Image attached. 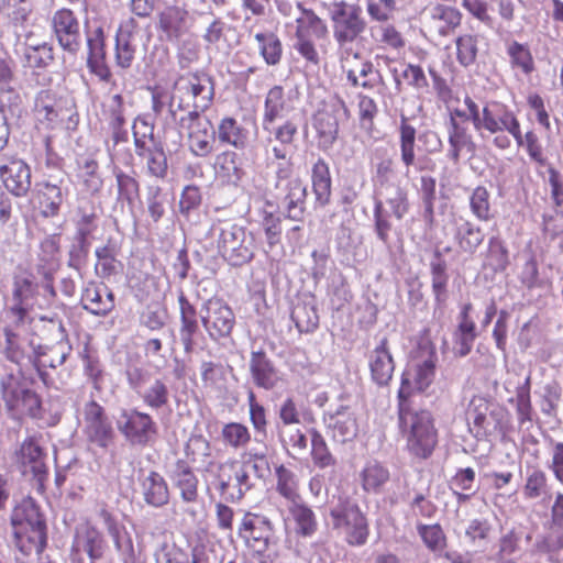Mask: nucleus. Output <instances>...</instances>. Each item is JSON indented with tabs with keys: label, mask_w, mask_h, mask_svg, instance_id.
Wrapping results in <instances>:
<instances>
[{
	"label": "nucleus",
	"mask_w": 563,
	"mask_h": 563,
	"mask_svg": "<svg viewBox=\"0 0 563 563\" xmlns=\"http://www.w3.org/2000/svg\"><path fill=\"white\" fill-rule=\"evenodd\" d=\"M437 363L435 349L422 347L417 360L404 371L397 393L398 423L406 438V448L413 457L420 460L432 455L438 443V431L431 412L418 409L413 398L432 384Z\"/></svg>",
	"instance_id": "nucleus-1"
},
{
	"label": "nucleus",
	"mask_w": 563,
	"mask_h": 563,
	"mask_svg": "<svg viewBox=\"0 0 563 563\" xmlns=\"http://www.w3.org/2000/svg\"><path fill=\"white\" fill-rule=\"evenodd\" d=\"M213 97V80L206 74L180 76L174 84L168 111L186 132L188 148L196 157H207L214 150L216 130L203 115Z\"/></svg>",
	"instance_id": "nucleus-2"
},
{
	"label": "nucleus",
	"mask_w": 563,
	"mask_h": 563,
	"mask_svg": "<svg viewBox=\"0 0 563 563\" xmlns=\"http://www.w3.org/2000/svg\"><path fill=\"white\" fill-rule=\"evenodd\" d=\"M217 241L220 255L232 266H242L254 256V238L244 227L229 220H218L209 230Z\"/></svg>",
	"instance_id": "nucleus-3"
},
{
	"label": "nucleus",
	"mask_w": 563,
	"mask_h": 563,
	"mask_svg": "<svg viewBox=\"0 0 563 563\" xmlns=\"http://www.w3.org/2000/svg\"><path fill=\"white\" fill-rule=\"evenodd\" d=\"M329 18L333 40L340 49L347 51L354 43L363 40L367 21L360 5L343 0L334 1L329 7Z\"/></svg>",
	"instance_id": "nucleus-4"
},
{
	"label": "nucleus",
	"mask_w": 563,
	"mask_h": 563,
	"mask_svg": "<svg viewBox=\"0 0 563 563\" xmlns=\"http://www.w3.org/2000/svg\"><path fill=\"white\" fill-rule=\"evenodd\" d=\"M32 382L21 369L5 373L0 378V393L7 410L13 417L37 416L41 400L31 388Z\"/></svg>",
	"instance_id": "nucleus-5"
},
{
	"label": "nucleus",
	"mask_w": 563,
	"mask_h": 563,
	"mask_svg": "<svg viewBox=\"0 0 563 563\" xmlns=\"http://www.w3.org/2000/svg\"><path fill=\"white\" fill-rule=\"evenodd\" d=\"M467 419L472 421L471 431L477 439L504 434L507 426V411L497 405L489 404L484 398L471 401Z\"/></svg>",
	"instance_id": "nucleus-6"
},
{
	"label": "nucleus",
	"mask_w": 563,
	"mask_h": 563,
	"mask_svg": "<svg viewBox=\"0 0 563 563\" xmlns=\"http://www.w3.org/2000/svg\"><path fill=\"white\" fill-rule=\"evenodd\" d=\"M200 320L209 338L216 342L228 338L235 324V316L231 307L216 297L202 303Z\"/></svg>",
	"instance_id": "nucleus-7"
},
{
	"label": "nucleus",
	"mask_w": 563,
	"mask_h": 563,
	"mask_svg": "<svg viewBox=\"0 0 563 563\" xmlns=\"http://www.w3.org/2000/svg\"><path fill=\"white\" fill-rule=\"evenodd\" d=\"M119 431L136 445H146L157 434V424L153 418L136 408L124 409L117 421Z\"/></svg>",
	"instance_id": "nucleus-8"
},
{
	"label": "nucleus",
	"mask_w": 563,
	"mask_h": 563,
	"mask_svg": "<svg viewBox=\"0 0 563 563\" xmlns=\"http://www.w3.org/2000/svg\"><path fill=\"white\" fill-rule=\"evenodd\" d=\"M327 433L334 442L346 443L352 441L358 432L355 412L344 404L331 405L323 413Z\"/></svg>",
	"instance_id": "nucleus-9"
},
{
	"label": "nucleus",
	"mask_w": 563,
	"mask_h": 563,
	"mask_svg": "<svg viewBox=\"0 0 563 563\" xmlns=\"http://www.w3.org/2000/svg\"><path fill=\"white\" fill-rule=\"evenodd\" d=\"M82 415L88 440L100 448H108L113 439V429L104 409L96 400H90L85 405Z\"/></svg>",
	"instance_id": "nucleus-10"
},
{
	"label": "nucleus",
	"mask_w": 563,
	"mask_h": 563,
	"mask_svg": "<svg viewBox=\"0 0 563 563\" xmlns=\"http://www.w3.org/2000/svg\"><path fill=\"white\" fill-rule=\"evenodd\" d=\"M54 35L60 47L76 54L81 47L80 24L73 10L63 8L57 10L52 18Z\"/></svg>",
	"instance_id": "nucleus-11"
},
{
	"label": "nucleus",
	"mask_w": 563,
	"mask_h": 563,
	"mask_svg": "<svg viewBox=\"0 0 563 563\" xmlns=\"http://www.w3.org/2000/svg\"><path fill=\"white\" fill-rule=\"evenodd\" d=\"M86 41L88 47V69L101 81L110 82L112 79V73L106 62L107 52L103 29L101 26H97L91 30L86 24Z\"/></svg>",
	"instance_id": "nucleus-12"
},
{
	"label": "nucleus",
	"mask_w": 563,
	"mask_h": 563,
	"mask_svg": "<svg viewBox=\"0 0 563 563\" xmlns=\"http://www.w3.org/2000/svg\"><path fill=\"white\" fill-rule=\"evenodd\" d=\"M71 352V346L67 341H59L53 345H38L34 349L33 366L38 377L45 386H51V379L46 368H57L62 366Z\"/></svg>",
	"instance_id": "nucleus-13"
},
{
	"label": "nucleus",
	"mask_w": 563,
	"mask_h": 563,
	"mask_svg": "<svg viewBox=\"0 0 563 563\" xmlns=\"http://www.w3.org/2000/svg\"><path fill=\"white\" fill-rule=\"evenodd\" d=\"M41 214L44 218L58 216L64 200L69 195V181L66 178L47 179L36 184Z\"/></svg>",
	"instance_id": "nucleus-14"
},
{
	"label": "nucleus",
	"mask_w": 563,
	"mask_h": 563,
	"mask_svg": "<svg viewBox=\"0 0 563 563\" xmlns=\"http://www.w3.org/2000/svg\"><path fill=\"white\" fill-rule=\"evenodd\" d=\"M275 197L283 207L285 216L301 221L306 211L307 186L301 179L289 180L275 188Z\"/></svg>",
	"instance_id": "nucleus-15"
},
{
	"label": "nucleus",
	"mask_w": 563,
	"mask_h": 563,
	"mask_svg": "<svg viewBox=\"0 0 563 563\" xmlns=\"http://www.w3.org/2000/svg\"><path fill=\"white\" fill-rule=\"evenodd\" d=\"M372 382L378 387L388 386L395 371L389 342L384 336L367 355Z\"/></svg>",
	"instance_id": "nucleus-16"
},
{
	"label": "nucleus",
	"mask_w": 563,
	"mask_h": 563,
	"mask_svg": "<svg viewBox=\"0 0 563 563\" xmlns=\"http://www.w3.org/2000/svg\"><path fill=\"white\" fill-rule=\"evenodd\" d=\"M80 302L89 313L106 317L114 309L115 297L106 284L90 282L82 289Z\"/></svg>",
	"instance_id": "nucleus-17"
},
{
	"label": "nucleus",
	"mask_w": 563,
	"mask_h": 563,
	"mask_svg": "<svg viewBox=\"0 0 563 563\" xmlns=\"http://www.w3.org/2000/svg\"><path fill=\"white\" fill-rule=\"evenodd\" d=\"M0 177L5 189L15 197H25L31 188V168L22 159L13 158L0 166Z\"/></svg>",
	"instance_id": "nucleus-18"
},
{
	"label": "nucleus",
	"mask_w": 563,
	"mask_h": 563,
	"mask_svg": "<svg viewBox=\"0 0 563 563\" xmlns=\"http://www.w3.org/2000/svg\"><path fill=\"white\" fill-rule=\"evenodd\" d=\"M516 120L514 111L507 106L496 101L489 102L482 109V119L476 131L482 135L484 131L497 134L506 131Z\"/></svg>",
	"instance_id": "nucleus-19"
},
{
	"label": "nucleus",
	"mask_w": 563,
	"mask_h": 563,
	"mask_svg": "<svg viewBox=\"0 0 563 563\" xmlns=\"http://www.w3.org/2000/svg\"><path fill=\"white\" fill-rule=\"evenodd\" d=\"M263 130L268 133V143L273 141L277 142L272 146V154L278 161H285L291 154V146L295 137L298 134V126L295 122L287 120L284 123L277 125L271 123V125H262Z\"/></svg>",
	"instance_id": "nucleus-20"
},
{
	"label": "nucleus",
	"mask_w": 563,
	"mask_h": 563,
	"mask_svg": "<svg viewBox=\"0 0 563 563\" xmlns=\"http://www.w3.org/2000/svg\"><path fill=\"white\" fill-rule=\"evenodd\" d=\"M19 456L23 466V473H32L42 486L47 477V466L45 463L46 455L38 442L33 438L24 440L21 444Z\"/></svg>",
	"instance_id": "nucleus-21"
},
{
	"label": "nucleus",
	"mask_w": 563,
	"mask_h": 563,
	"mask_svg": "<svg viewBox=\"0 0 563 563\" xmlns=\"http://www.w3.org/2000/svg\"><path fill=\"white\" fill-rule=\"evenodd\" d=\"M250 372L253 383L266 390L275 388L280 382L277 368L263 351H252Z\"/></svg>",
	"instance_id": "nucleus-22"
},
{
	"label": "nucleus",
	"mask_w": 563,
	"mask_h": 563,
	"mask_svg": "<svg viewBox=\"0 0 563 563\" xmlns=\"http://www.w3.org/2000/svg\"><path fill=\"white\" fill-rule=\"evenodd\" d=\"M448 141L449 150L446 157L454 164H457L461 158V153L466 151L470 154H474L476 144L473 140L468 129L462 125L455 118H450L448 125Z\"/></svg>",
	"instance_id": "nucleus-23"
},
{
	"label": "nucleus",
	"mask_w": 563,
	"mask_h": 563,
	"mask_svg": "<svg viewBox=\"0 0 563 563\" xmlns=\"http://www.w3.org/2000/svg\"><path fill=\"white\" fill-rule=\"evenodd\" d=\"M158 24L166 40L176 42L187 33L189 29L188 11L177 5L167 7L159 13Z\"/></svg>",
	"instance_id": "nucleus-24"
},
{
	"label": "nucleus",
	"mask_w": 563,
	"mask_h": 563,
	"mask_svg": "<svg viewBox=\"0 0 563 563\" xmlns=\"http://www.w3.org/2000/svg\"><path fill=\"white\" fill-rule=\"evenodd\" d=\"M144 501L153 507H162L169 500V490L165 478L155 471L139 478Z\"/></svg>",
	"instance_id": "nucleus-25"
},
{
	"label": "nucleus",
	"mask_w": 563,
	"mask_h": 563,
	"mask_svg": "<svg viewBox=\"0 0 563 563\" xmlns=\"http://www.w3.org/2000/svg\"><path fill=\"white\" fill-rule=\"evenodd\" d=\"M170 478L186 503H194L198 497V478L185 460H178L172 471Z\"/></svg>",
	"instance_id": "nucleus-26"
},
{
	"label": "nucleus",
	"mask_w": 563,
	"mask_h": 563,
	"mask_svg": "<svg viewBox=\"0 0 563 563\" xmlns=\"http://www.w3.org/2000/svg\"><path fill=\"white\" fill-rule=\"evenodd\" d=\"M416 140L417 130L409 123L406 115H400V122L398 125V144L400 151V161L406 168V175L409 174V168L416 166L419 170H422V166L416 164Z\"/></svg>",
	"instance_id": "nucleus-27"
},
{
	"label": "nucleus",
	"mask_w": 563,
	"mask_h": 563,
	"mask_svg": "<svg viewBox=\"0 0 563 563\" xmlns=\"http://www.w3.org/2000/svg\"><path fill=\"white\" fill-rule=\"evenodd\" d=\"M431 287L437 306H443L449 298L448 264L437 251L430 262Z\"/></svg>",
	"instance_id": "nucleus-28"
},
{
	"label": "nucleus",
	"mask_w": 563,
	"mask_h": 563,
	"mask_svg": "<svg viewBox=\"0 0 563 563\" xmlns=\"http://www.w3.org/2000/svg\"><path fill=\"white\" fill-rule=\"evenodd\" d=\"M14 60L8 55H0V102L2 104H14L19 100L16 90Z\"/></svg>",
	"instance_id": "nucleus-29"
},
{
	"label": "nucleus",
	"mask_w": 563,
	"mask_h": 563,
	"mask_svg": "<svg viewBox=\"0 0 563 563\" xmlns=\"http://www.w3.org/2000/svg\"><path fill=\"white\" fill-rule=\"evenodd\" d=\"M11 522L14 527L46 528L44 516L31 497L23 498L21 503L13 508Z\"/></svg>",
	"instance_id": "nucleus-30"
},
{
	"label": "nucleus",
	"mask_w": 563,
	"mask_h": 563,
	"mask_svg": "<svg viewBox=\"0 0 563 563\" xmlns=\"http://www.w3.org/2000/svg\"><path fill=\"white\" fill-rule=\"evenodd\" d=\"M108 124L111 131V137L114 145L120 143H126L129 141L128 130L124 128V104L123 98L120 93H115L111 97L108 106Z\"/></svg>",
	"instance_id": "nucleus-31"
},
{
	"label": "nucleus",
	"mask_w": 563,
	"mask_h": 563,
	"mask_svg": "<svg viewBox=\"0 0 563 563\" xmlns=\"http://www.w3.org/2000/svg\"><path fill=\"white\" fill-rule=\"evenodd\" d=\"M289 112V106L285 98L284 88L274 86L268 90L264 101L262 125H271L278 119H283Z\"/></svg>",
	"instance_id": "nucleus-32"
},
{
	"label": "nucleus",
	"mask_w": 563,
	"mask_h": 563,
	"mask_svg": "<svg viewBox=\"0 0 563 563\" xmlns=\"http://www.w3.org/2000/svg\"><path fill=\"white\" fill-rule=\"evenodd\" d=\"M312 189L316 201L324 207L330 202L331 198V175L329 165L324 159L319 158L312 166L311 170Z\"/></svg>",
	"instance_id": "nucleus-33"
},
{
	"label": "nucleus",
	"mask_w": 563,
	"mask_h": 563,
	"mask_svg": "<svg viewBox=\"0 0 563 563\" xmlns=\"http://www.w3.org/2000/svg\"><path fill=\"white\" fill-rule=\"evenodd\" d=\"M380 195L385 198L391 214L401 220L409 211L410 203L408 198V189L397 180L396 184L380 188Z\"/></svg>",
	"instance_id": "nucleus-34"
},
{
	"label": "nucleus",
	"mask_w": 563,
	"mask_h": 563,
	"mask_svg": "<svg viewBox=\"0 0 563 563\" xmlns=\"http://www.w3.org/2000/svg\"><path fill=\"white\" fill-rule=\"evenodd\" d=\"M133 38V31L128 26H121L117 32L114 58L117 66L122 69L130 68L134 60L136 48Z\"/></svg>",
	"instance_id": "nucleus-35"
},
{
	"label": "nucleus",
	"mask_w": 563,
	"mask_h": 563,
	"mask_svg": "<svg viewBox=\"0 0 563 563\" xmlns=\"http://www.w3.org/2000/svg\"><path fill=\"white\" fill-rule=\"evenodd\" d=\"M234 468L235 462H211L206 470L207 473L212 477L210 481L211 486H213V488L217 489L225 500H229Z\"/></svg>",
	"instance_id": "nucleus-36"
},
{
	"label": "nucleus",
	"mask_w": 563,
	"mask_h": 563,
	"mask_svg": "<svg viewBox=\"0 0 563 563\" xmlns=\"http://www.w3.org/2000/svg\"><path fill=\"white\" fill-rule=\"evenodd\" d=\"M362 486L368 493H380L390 478L389 470L377 461L367 462L361 473Z\"/></svg>",
	"instance_id": "nucleus-37"
},
{
	"label": "nucleus",
	"mask_w": 563,
	"mask_h": 563,
	"mask_svg": "<svg viewBox=\"0 0 563 563\" xmlns=\"http://www.w3.org/2000/svg\"><path fill=\"white\" fill-rule=\"evenodd\" d=\"M216 137L222 144L231 145L235 148H243L246 143V132L234 118L225 117L220 120L216 131Z\"/></svg>",
	"instance_id": "nucleus-38"
},
{
	"label": "nucleus",
	"mask_w": 563,
	"mask_h": 563,
	"mask_svg": "<svg viewBox=\"0 0 563 563\" xmlns=\"http://www.w3.org/2000/svg\"><path fill=\"white\" fill-rule=\"evenodd\" d=\"M14 544L24 555L42 553L46 545L45 530H14Z\"/></svg>",
	"instance_id": "nucleus-39"
},
{
	"label": "nucleus",
	"mask_w": 563,
	"mask_h": 563,
	"mask_svg": "<svg viewBox=\"0 0 563 563\" xmlns=\"http://www.w3.org/2000/svg\"><path fill=\"white\" fill-rule=\"evenodd\" d=\"M314 128L318 134V144L322 150L330 148L339 133L336 117L330 112H321L316 117Z\"/></svg>",
	"instance_id": "nucleus-40"
},
{
	"label": "nucleus",
	"mask_w": 563,
	"mask_h": 563,
	"mask_svg": "<svg viewBox=\"0 0 563 563\" xmlns=\"http://www.w3.org/2000/svg\"><path fill=\"white\" fill-rule=\"evenodd\" d=\"M291 320L301 333L313 332L319 324V316L312 302H298L291 311Z\"/></svg>",
	"instance_id": "nucleus-41"
},
{
	"label": "nucleus",
	"mask_w": 563,
	"mask_h": 563,
	"mask_svg": "<svg viewBox=\"0 0 563 563\" xmlns=\"http://www.w3.org/2000/svg\"><path fill=\"white\" fill-rule=\"evenodd\" d=\"M139 397L152 410H161L169 404V389L162 379H154Z\"/></svg>",
	"instance_id": "nucleus-42"
},
{
	"label": "nucleus",
	"mask_w": 563,
	"mask_h": 563,
	"mask_svg": "<svg viewBox=\"0 0 563 563\" xmlns=\"http://www.w3.org/2000/svg\"><path fill=\"white\" fill-rule=\"evenodd\" d=\"M145 170L151 177L164 180L168 175V159L163 142L153 144V151L145 156Z\"/></svg>",
	"instance_id": "nucleus-43"
},
{
	"label": "nucleus",
	"mask_w": 563,
	"mask_h": 563,
	"mask_svg": "<svg viewBox=\"0 0 563 563\" xmlns=\"http://www.w3.org/2000/svg\"><path fill=\"white\" fill-rule=\"evenodd\" d=\"M335 528H366V520L356 505L347 504L331 511Z\"/></svg>",
	"instance_id": "nucleus-44"
},
{
	"label": "nucleus",
	"mask_w": 563,
	"mask_h": 563,
	"mask_svg": "<svg viewBox=\"0 0 563 563\" xmlns=\"http://www.w3.org/2000/svg\"><path fill=\"white\" fill-rule=\"evenodd\" d=\"M375 159L374 184L377 185L379 189L396 184V181L391 180L394 175V159L388 155L387 150H376Z\"/></svg>",
	"instance_id": "nucleus-45"
},
{
	"label": "nucleus",
	"mask_w": 563,
	"mask_h": 563,
	"mask_svg": "<svg viewBox=\"0 0 563 563\" xmlns=\"http://www.w3.org/2000/svg\"><path fill=\"white\" fill-rule=\"evenodd\" d=\"M145 201L151 219L157 223L166 213L167 194L161 186L151 184L146 187Z\"/></svg>",
	"instance_id": "nucleus-46"
},
{
	"label": "nucleus",
	"mask_w": 563,
	"mask_h": 563,
	"mask_svg": "<svg viewBox=\"0 0 563 563\" xmlns=\"http://www.w3.org/2000/svg\"><path fill=\"white\" fill-rule=\"evenodd\" d=\"M255 40L260 45V54L267 65L279 64L283 55V45L274 33H257Z\"/></svg>",
	"instance_id": "nucleus-47"
},
{
	"label": "nucleus",
	"mask_w": 563,
	"mask_h": 563,
	"mask_svg": "<svg viewBox=\"0 0 563 563\" xmlns=\"http://www.w3.org/2000/svg\"><path fill=\"white\" fill-rule=\"evenodd\" d=\"M476 339V325L474 321H460L454 333V353L461 357L466 356L473 347Z\"/></svg>",
	"instance_id": "nucleus-48"
},
{
	"label": "nucleus",
	"mask_w": 563,
	"mask_h": 563,
	"mask_svg": "<svg viewBox=\"0 0 563 563\" xmlns=\"http://www.w3.org/2000/svg\"><path fill=\"white\" fill-rule=\"evenodd\" d=\"M221 438L227 446L234 450L245 448L250 440L251 433L246 426L240 422H229L223 426Z\"/></svg>",
	"instance_id": "nucleus-49"
},
{
	"label": "nucleus",
	"mask_w": 563,
	"mask_h": 563,
	"mask_svg": "<svg viewBox=\"0 0 563 563\" xmlns=\"http://www.w3.org/2000/svg\"><path fill=\"white\" fill-rule=\"evenodd\" d=\"M507 54L512 68H519L525 75L534 70L533 57L527 45L514 41L507 45Z\"/></svg>",
	"instance_id": "nucleus-50"
},
{
	"label": "nucleus",
	"mask_w": 563,
	"mask_h": 563,
	"mask_svg": "<svg viewBox=\"0 0 563 563\" xmlns=\"http://www.w3.org/2000/svg\"><path fill=\"white\" fill-rule=\"evenodd\" d=\"M311 456L316 466L325 468L334 466L336 463L335 457L330 452L328 444L322 434L312 429L311 430Z\"/></svg>",
	"instance_id": "nucleus-51"
},
{
	"label": "nucleus",
	"mask_w": 563,
	"mask_h": 563,
	"mask_svg": "<svg viewBox=\"0 0 563 563\" xmlns=\"http://www.w3.org/2000/svg\"><path fill=\"white\" fill-rule=\"evenodd\" d=\"M456 59L464 66L468 67L476 62L478 53V36L473 34H463L456 37Z\"/></svg>",
	"instance_id": "nucleus-52"
},
{
	"label": "nucleus",
	"mask_w": 563,
	"mask_h": 563,
	"mask_svg": "<svg viewBox=\"0 0 563 563\" xmlns=\"http://www.w3.org/2000/svg\"><path fill=\"white\" fill-rule=\"evenodd\" d=\"M484 236L481 228L470 221H464L457 228L459 244L464 252H475L484 241Z\"/></svg>",
	"instance_id": "nucleus-53"
},
{
	"label": "nucleus",
	"mask_w": 563,
	"mask_h": 563,
	"mask_svg": "<svg viewBox=\"0 0 563 563\" xmlns=\"http://www.w3.org/2000/svg\"><path fill=\"white\" fill-rule=\"evenodd\" d=\"M37 286L31 279L19 277L13 282L12 301L14 306L32 309Z\"/></svg>",
	"instance_id": "nucleus-54"
},
{
	"label": "nucleus",
	"mask_w": 563,
	"mask_h": 563,
	"mask_svg": "<svg viewBox=\"0 0 563 563\" xmlns=\"http://www.w3.org/2000/svg\"><path fill=\"white\" fill-rule=\"evenodd\" d=\"M277 492L286 499L295 503L299 498L298 481L294 472L280 465L276 468Z\"/></svg>",
	"instance_id": "nucleus-55"
},
{
	"label": "nucleus",
	"mask_w": 563,
	"mask_h": 563,
	"mask_svg": "<svg viewBox=\"0 0 563 563\" xmlns=\"http://www.w3.org/2000/svg\"><path fill=\"white\" fill-rule=\"evenodd\" d=\"M97 264L95 266L96 273L101 278H108L118 273L120 263L115 260L114 250L108 245L98 247L96 250Z\"/></svg>",
	"instance_id": "nucleus-56"
},
{
	"label": "nucleus",
	"mask_w": 563,
	"mask_h": 563,
	"mask_svg": "<svg viewBox=\"0 0 563 563\" xmlns=\"http://www.w3.org/2000/svg\"><path fill=\"white\" fill-rule=\"evenodd\" d=\"M26 65L31 68H45L54 60L53 48L46 43L27 46L24 52Z\"/></svg>",
	"instance_id": "nucleus-57"
},
{
	"label": "nucleus",
	"mask_w": 563,
	"mask_h": 563,
	"mask_svg": "<svg viewBox=\"0 0 563 563\" xmlns=\"http://www.w3.org/2000/svg\"><path fill=\"white\" fill-rule=\"evenodd\" d=\"M509 264L508 251L499 238L493 236L488 243L487 265L494 272H503Z\"/></svg>",
	"instance_id": "nucleus-58"
},
{
	"label": "nucleus",
	"mask_w": 563,
	"mask_h": 563,
	"mask_svg": "<svg viewBox=\"0 0 563 563\" xmlns=\"http://www.w3.org/2000/svg\"><path fill=\"white\" fill-rule=\"evenodd\" d=\"M34 112L36 119L41 123H45L48 128L57 121L58 111L54 107L47 91H41L35 99Z\"/></svg>",
	"instance_id": "nucleus-59"
},
{
	"label": "nucleus",
	"mask_w": 563,
	"mask_h": 563,
	"mask_svg": "<svg viewBox=\"0 0 563 563\" xmlns=\"http://www.w3.org/2000/svg\"><path fill=\"white\" fill-rule=\"evenodd\" d=\"M391 222L389 221V214L384 209L383 201L376 200L374 206V230L377 239L387 247L390 246Z\"/></svg>",
	"instance_id": "nucleus-60"
},
{
	"label": "nucleus",
	"mask_w": 563,
	"mask_h": 563,
	"mask_svg": "<svg viewBox=\"0 0 563 563\" xmlns=\"http://www.w3.org/2000/svg\"><path fill=\"white\" fill-rule=\"evenodd\" d=\"M114 176L118 187V200H124L132 205L134 199L139 196V181L133 176L120 169L114 172Z\"/></svg>",
	"instance_id": "nucleus-61"
},
{
	"label": "nucleus",
	"mask_w": 563,
	"mask_h": 563,
	"mask_svg": "<svg viewBox=\"0 0 563 563\" xmlns=\"http://www.w3.org/2000/svg\"><path fill=\"white\" fill-rule=\"evenodd\" d=\"M435 178L427 175L421 176L420 195L423 203V218L429 222H432L434 216L433 205L435 201Z\"/></svg>",
	"instance_id": "nucleus-62"
},
{
	"label": "nucleus",
	"mask_w": 563,
	"mask_h": 563,
	"mask_svg": "<svg viewBox=\"0 0 563 563\" xmlns=\"http://www.w3.org/2000/svg\"><path fill=\"white\" fill-rule=\"evenodd\" d=\"M179 338L187 354L192 353L196 345V336L200 333L199 318H179Z\"/></svg>",
	"instance_id": "nucleus-63"
},
{
	"label": "nucleus",
	"mask_w": 563,
	"mask_h": 563,
	"mask_svg": "<svg viewBox=\"0 0 563 563\" xmlns=\"http://www.w3.org/2000/svg\"><path fill=\"white\" fill-rule=\"evenodd\" d=\"M473 214L479 220H488L490 217L489 192L483 187H476L470 198Z\"/></svg>",
	"instance_id": "nucleus-64"
}]
</instances>
